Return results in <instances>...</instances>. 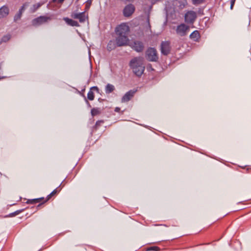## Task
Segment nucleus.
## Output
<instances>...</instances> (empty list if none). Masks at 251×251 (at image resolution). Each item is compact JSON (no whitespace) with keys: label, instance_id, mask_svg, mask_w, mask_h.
<instances>
[{"label":"nucleus","instance_id":"obj_1","mask_svg":"<svg viewBox=\"0 0 251 251\" xmlns=\"http://www.w3.org/2000/svg\"><path fill=\"white\" fill-rule=\"evenodd\" d=\"M129 27L126 23H122L117 26L115 29L117 35L116 42L118 47L126 45L129 41L128 34Z\"/></svg>","mask_w":251,"mask_h":251},{"label":"nucleus","instance_id":"obj_2","mask_svg":"<svg viewBox=\"0 0 251 251\" xmlns=\"http://www.w3.org/2000/svg\"><path fill=\"white\" fill-rule=\"evenodd\" d=\"M133 73L137 76H141L145 70L142 60L140 57H134L132 59L129 64Z\"/></svg>","mask_w":251,"mask_h":251},{"label":"nucleus","instance_id":"obj_3","mask_svg":"<svg viewBox=\"0 0 251 251\" xmlns=\"http://www.w3.org/2000/svg\"><path fill=\"white\" fill-rule=\"evenodd\" d=\"M146 57L150 61H156L158 59L156 50L153 48H149L146 51Z\"/></svg>","mask_w":251,"mask_h":251},{"label":"nucleus","instance_id":"obj_4","mask_svg":"<svg viewBox=\"0 0 251 251\" xmlns=\"http://www.w3.org/2000/svg\"><path fill=\"white\" fill-rule=\"evenodd\" d=\"M171 50V42L169 41H162L160 45V50L162 54L168 55Z\"/></svg>","mask_w":251,"mask_h":251},{"label":"nucleus","instance_id":"obj_5","mask_svg":"<svg viewBox=\"0 0 251 251\" xmlns=\"http://www.w3.org/2000/svg\"><path fill=\"white\" fill-rule=\"evenodd\" d=\"M51 20V18L50 17L40 16L36 18L33 19L32 21V24L34 26H37L41 25L47 22L48 20Z\"/></svg>","mask_w":251,"mask_h":251},{"label":"nucleus","instance_id":"obj_6","mask_svg":"<svg viewBox=\"0 0 251 251\" xmlns=\"http://www.w3.org/2000/svg\"><path fill=\"white\" fill-rule=\"evenodd\" d=\"M197 15L195 12L189 11L185 14V21L189 24H193L196 19Z\"/></svg>","mask_w":251,"mask_h":251},{"label":"nucleus","instance_id":"obj_7","mask_svg":"<svg viewBox=\"0 0 251 251\" xmlns=\"http://www.w3.org/2000/svg\"><path fill=\"white\" fill-rule=\"evenodd\" d=\"M135 7L132 4H128L123 9V15L125 17L130 16L135 11Z\"/></svg>","mask_w":251,"mask_h":251},{"label":"nucleus","instance_id":"obj_8","mask_svg":"<svg viewBox=\"0 0 251 251\" xmlns=\"http://www.w3.org/2000/svg\"><path fill=\"white\" fill-rule=\"evenodd\" d=\"M189 27L184 24H181L178 25L176 29V32L181 36H184L186 34L187 31Z\"/></svg>","mask_w":251,"mask_h":251},{"label":"nucleus","instance_id":"obj_9","mask_svg":"<svg viewBox=\"0 0 251 251\" xmlns=\"http://www.w3.org/2000/svg\"><path fill=\"white\" fill-rule=\"evenodd\" d=\"M130 46L133 50L138 52L142 51L144 48L143 43L139 41H134Z\"/></svg>","mask_w":251,"mask_h":251},{"label":"nucleus","instance_id":"obj_10","mask_svg":"<svg viewBox=\"0 0 251 251\" xmlns=\"http://www.w3.org/2000/svg\"><path fill=\"white\" fill-rule=\"evenodd\" d=\"M136 90H130L127 92L122 97L121 101L122 102H126L129 101L134 96L136 92Z\"/></svg>","mask_w":251,"mask_h":251},{"label":"nucleus","instance_id":"obj_11","mask_svg":"<svg viewBox=\"0 0 251 251\" xmlns=\"http://www.w3.org/2000/svg\"><path fill=\"white\" fill-rule=\"evenodd\" d=\"M72 17L75 19L79 20L80 23H83L85 21L87 17L86 16L85 12H82L80 13H73L72 15Z\"/></svg>","mask_w":251,"mask_h":251},{"label":"nucleus","instance_id":"obj_12","mask_svg":"<svg viewBox=\"0 0 251 251\" xmlns=\"http://www.w3.org/2000/svg\"><path fill=\"white\" fill-rule=\"evenodd\" d=\"M92 90H95L98 93L99 92V89L97 86L92 87L87 94V99L90 100H93L94 99V94L92 91Z\"/></svg>","mask_w":251,"mask_h":251},{"label":"nucleus","instance_id":"obj_13","mask_svg":"<svg viewBox=\"0 0 251 251\" xmlns=\"http://www.w3.org/2000/svg\"><path fill=\"white\" fill-rule=\"evenodd\" d=\"M200 34L198 30L194 31L190 35V38L194 41H199L200 38Z\"/></svg>","mask_w":251,"mask_h":251},{"label":"nucleus","instance_id":"obj_14","mask_svg":"<svg viewBox=\"0 0 251 251\" xmlns=\"http://www.w3.org/2000/svg\"><path fill=\"white\" fill-rule=\"evenodd\" d=\"M9 9L6 6H2L0 8V19L3 18L8 15Z\"/></svg>","mask_w":251,"mask_h":251},{"label":"nucleus","instance_id":"obj_15","mask_svg":"<svg viewBox=\"0 0 251 251\" xmlns=\"http://www.w3.org/2000/svg\"><path fill=\"white\" fill-rule=\"evenodd\" d=\"M64 20L69 25L73 26H79V24L77 21L69 19L68 18H64Z\"/></svg>","mask_w":251,"mask_h":251},{"label":"nucleus","instance_id":"obj_16","mask_svg":"<svg viewBox=\"0 0 251 251\" xmlns=\"http://www.w3.org/2000/svg\"><path fill=\"white\" fill-rule=\"evenodd\" d=\"M115 90V87L113 85L111 84H107L105 88V92L106 94H110Z\"/></svg>","mask_w":251,"mask_h":251},{"label":"nucleus","instance_id":"obj_17","mask_svg":"<svg viewBox=\"0 0 251 251\" xmlns=\"http://www.w3.org/2000/svg\"><path fill=\"white\" fill-rule=\"evenodd\" d=\"M44 198H40L37 199H29L27 201L26 203L28 204H35L39 203L43 200Z\"/></svg>","mask_w":251,"mask_h":251},{"label":"nucleus","instance_id":"obj_18","mask_svg":"<svg viewBox=\"0 0 251 251\" xmlns=\"http://www.w3.org/2000/svg\"><path fill=\"white\" fill-rule=\"evenodd\" d=\"M42 4L41 3H37L36 4H33L30 8V12L31 13L35 12L40 7H41Z\"/></svg>","mask_w":251,"mask_h":251},{"label":"nucleus","instance_id":"obj_19","mask_svg":"<svg viewBox=\"0 0 251 251\" xmlns=\"http://www.w3.org/2000/svg\"><path fill=\"white\" fill-rule=\"evenodd\" d=\"M11 36L9 34H7L3 36L0 41V44L3 42H6L10 40Z\"/></svg>","mask_w":251,"mask_h":251},{"label":"nucleus","instance_id":"obj_20","mask_svg":"<svg viewBox=\"0 0 251 251\" xmlns=\"http://www.w3.org/2000/svg\"><path fill=\"white\" fill-rule=\"evenodd\" d=\"M100 113V109L98 108H93L91 109V113L93 116H96Z\"/></svg>","mask_w":251,"mask_h":251},{"label":"nucleus","instance_id":"obj_21","mask_svg":"<svg viewBox=\"0 0 251 251\" xmlns=\"http://www.w3.org/2000/svg\"><path fill=\"white\" fill-rule=\"evenodd\" d=\"M58 188H56L55 189L53 190L49 195L47 196V200H49L51 196H53L55 195V194L57 193L58 192H59L61 190V189H58Z\"/></svg>","mask_w":251,"mask_h":251},{"label":"nucleus","instance_id":"obj_22","mask_svg":"<svg viewBox=\"0 0 251 251\" xmlns=\"http://www.w3.org/2000/svg\"><path fill=\"white\" fill-rule=\"evenodd\" d=\"M205 0H192V3L195 5H198L204 3Z\"/></svg>","mask_w":251,"mask_h":251},{"label":"nucleus","instance_id":"obj_23","mask_svg":"<svg viewBox=\"0 0 251 251\" xmlns=\"http://www.w3.org/2000/svg\"><path fill=\"white\" fill-rule=\"evenodd\" d=\"M27 6L28 3L27 2L25 3L20 8V9L19 10V12L22 14Z\"/></svg>","mask_w":251,"mask_h":251},{"label":"nucleus","instance_id":"obj_24","mask_svg":"<svg viewBox=\"0 0 251 251\" xmlns=\"http://www.w3.org/2000/svg\"><path fill=\"white\" fill-rule=\"evenodd\" d=\"M22 14L18 11V12L15 15L14 18V21H17L20 20L22 17Z\"/></svg>","mask_w":251,"mask_h":251},{"label":"nucleus","instance_id":"obj_25","mask_svg":"<svg viewBox=\"0 0 251 251\" xmlns=\"http://www.w3.org/2000/svg\"><path fill=\"white\" fill-rule=\"evenodd\" d=\"M22 211V210H18L9 214V216L12 217L18 215Z\"/></svg>","mask_w":251,"mask_h":251},{"label":"nucleus","instance_id":"obj_26","mask_svg":"<svg viewBox=\"0 0 251 251\" xmlns=\"http://www.w3.org/2000/svg\"><path fill=\"white\" fill-rule=\"evenodd\" d=\"M111 45H112V41H111L108 43L107 46V50L109 51L111 50H113L114 49V47H112Z\"/></svg>","mask_w":251,"mask_h":251},{"label":"nucleus","instance_id":"obj_27","mask_svg":"<svg viewBox=\"0 0 251 251\" xmlns=\"http://www.w3.org/2000/svg\"><path fill=\"white\" fill-rule=\"evenodd\" d=\"M102 123H103V121L102 120L98 121L96 123L95 126L96 127H97V126H99L100 125V124H101Z\"/></svg>","mask_w":251,"mask_h":251},{"label":"nucleus","instance_id":"obj_28","mask_svg":"<svg viewBox=\"0 0 251 251\" xmlns=\"http://www.w3.org/2000/svg\"><path fill=\"white\" fill-rule=\"evenodd\" d=\"M150 250L152 251H159V248L158 247H152L150 249Z\"/></svg>","mask_w":251,"mask_h":251},{"label":"nucleus","instance_id":"obj_29","mask_svg":"<svg viewBox=\"0 0 251 251\" xmlns=\"http://www.w3.org/2000/svg\"><path fill=\"white\" fill-rule=\"evenodd\" d=\"M54 2H57L58 3H62L63 2L64 0H52Z\"/></svg>","mask_w":251,"mask_h":251},{"label":"nucleus","instance_id":"obj_30","mask_svg":"<svg viewBox=\"0 0 251 251\" xmlns=\"http://www.w3.org/2000/svg\"><path fill=\"white\" fill-rule=\"evenodd\" d=\"M85 102L86 103H87L88 106L89 107H91V105L90 104V103L89 102V101H88V100L86 99V98L85 97Z\"/></svg>","mask_w":251,"mask_h":251},{"label":"nucleus","instance_id":"obj_31","mask_svg":"<svg viewBox=\"0 0 251 251\" xmlns=\"http://www.w3.org/2000/svg\"><path fill=\"white\" fill-rule=\"evenodd\" d=\"M121 109L120 107H116L115 108V111L116 112H120Z\"/></svg>","mask_w":251,"mask_h":251},{"label":"nucleus","instance_id":"obj_32","mask_svg":"<svg viewBox=\"0 0 251 251\" xmlns=\"http://www.w3.org/2000/svg\"><path fill=\"white\" fill-rule=\"evenodd\" d=\"M147 22H148V27L150 29H151V25L150 24V22H149V18L148 17V19H147Z\"/></svg>","mask_w":251,"mask_h":251},{"label":"nucleus","instance_id":"obj_33","mask_svg":"<svg viewBox=\"0 0 251 251\" xmlns=\"http://www.w3.org/2000/svg\"><path fill=\"white\" fill-rule=\"evenodd\" d=\"M233 4H234V2L232 1L231 3V5H230V8L231 9H232V7H233Z\"/></svg>","mask_w":251,"mask_h":251},{"label":"nucleus","instance_id":"obj_34","mask_svg":"<svg viewBox=\"0 0 251 251\" xmlns=\"http://www.w3.org/2000/svg\"><path fill=\"white\" fill-rule=\"evenodd\" d=\"M4 77H4V76L1 77V76H0V79H2V78H4Z\"/></svg>","mask_w":251,"mask_h":251},{"label":"nucleus","instance_id":"obj_35","mask_svg":"<svg viewBox=\"0 0 251 251\" xmlns=\"http://www.w3.org/2000/svg\"><path fill=\"white\" fill-rule=\"evenodd\" d=\"M62 185V183H60V185L57 187V188H58V189H60V188H59V187H60V185Z\"/></svg>","mask_w":251,"mask_h":251},{"label":"nucleus","instance_id":"obj_36","mask_svg":"<svg viewBox=\"0 0 251 251\" xmlns=\"http://www.w3.org/2000/svg\"><path fill=\"white\" fill-rule=\"evenodd\" d=\"M165 9L166 10V11H167V7H165Z\"/></svg>","mask_w":251,"mask_h":251},{"label":"nucleus","instance_id":"obj_37","mask_svg":"<svg viewBox=\"0 0 251 251\" xmlns=\"http://www.w3.org/2000/svg\"><path fill=\"white\" fill-rule=\"evenodd\" d=\"M41 204H38V206H40Z\"/></svg>","mask_w":251,"mask_h":251}]
</instances>
